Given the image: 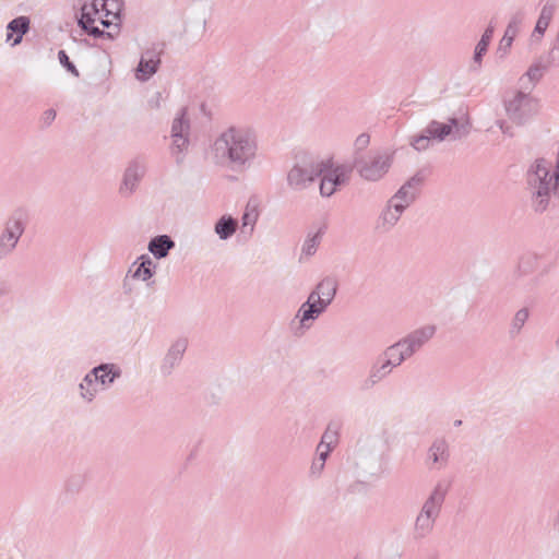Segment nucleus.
Listing matches in <instances>:
<instances>
[{
	"instance_id": "ea45409f",
	"label": "nucleus",
	"mask_w": 559,
	"mask_h": 559,
	"mask_svg": "<svg viewBox=\"0 0 559 559\" xmlns=\"http://www.w3.org/2000/svg\"><path fill=\"white\" fill-rule=\"evenodd\" d=\"M525 75L531 81H538L542 78V69L539 66H533L527 70Z\"/></svg>"
},
{
	"instance_id": "72a5a7b5",
	"label": "nucleus",
	"mask_w": 559,
	"mask_h": 559,
	"mask_svg": "<svg viewBox=\"0 0 559 559\" xmlns=\"http://www.w3.org/2000/svg\"><path fill=\"white\" fill-rule=\"evenodd\" d=\"M259 213L255 206L247 205L246 210L241 217V227L245 230L246 228H249V231L251 233L253 230V227L258 221Z\"/></svg>"
},
{
	"instance_id": "4be33fe9",
	"label": "nucleus",
	"mask_w": 559,
	"mask_h": 559,
	"mask_svg": "<svg viewBox=\"0 0 559 559\" xmlns=\"http://www.w3.org/2000/svg\"><path fill=\"white\" fill-rule=\"evenodd\" d=\"M336 289L335 281L326 277L317 284L309 296L314 297L317 301L329 307L336 295Z\"/></svg>"
},
{
	"instance_id": "f3484780",
	"label": "nucleus",
	"mask_w": 559,
	"mask_h": 559,
	"mask_svg": "<svg viewBox=\"0 0 559 559\" xmlns=\"http://www.w3.org/2000/svg\"><path fill=\"white\" fill-rule=\"evenodd\" d=\"M450 457L449 444L444 439H436L427 453V464L430 469H442L448 465Z\"/></svg>"
},
{
	"instance_id": "a211bd4d",
	"label": "nucleus",
	"mask_w": 559,
	"mask_h": 559,
	"mask_svg": "<svg viewBox=\"0 0 559 559\" xmlns=\"http://www.w3.org/2000/svg\"><path fill=\"white\" fill-rule=\"evenodd\" d=\"M445 495L447 486L442 483H438L425 501L419 514L436 521L440 513V509L444 501Z\"/></svg>"
},
{
	"instance_id": "423d86ee",
	"label": "nucleus",
	"mask_w": 559,
	"mask_h": 559,
	"mask_svg": "<svg viewBox=\"0 0 559 559\" xmlns=\"http://www.w3.org/2000/svg\"><path fill=\"white\" fill-rule=\"evenodd\" d=\"M27 213L23 209L14 210L4 221L0 233V258H8L15 251L25 233Z\"/></svg>"
},
{
	"instance_id": "49530a36",
	"label": "nucleus",
	"mask_w": 559,
	"mask_h": 559,
	"mask_svg": "<svg viewBox=\"0 0 559 559\" xmlns=\"http://www.w3.org/2000/svg\"><path fill=\"white\" fill-rule=\"evenodd\" d=\"M9 294V287L4 280L0 277V298Z\"/></svg>"
},
{
	"instance_id": "a18cd8bd",
	"label": "nucleus",
	"mask_w": 559,
	"mask_h": 559,
	"mask_svg": "<svg viewBox=\"0 0 559 559\" xmlns=\"http://www.w3.org/2000/svg\"><path fill=\"white\" fill-rule=\"evenodd\" d=\"M56 118V111L53 109H48L44 112V119L47 123H50Z\"/></svg>"
},
{
	"instance_id": "9b49d317",
	"label": "nucleus",
	"mask_w": 559,
	"mask_h": 559,
	"mask_svg": "<svg viewBox=\"0 0 559 559\" xmlns=\"http://www.w3.org/2000/svg\"><path fill=\"white\" fill-rule=\"evenodd\" d=\"M403 213V205L395 204L388 200L376 219L374 230L380 235L391 233L400 222Z\"/></svg>"
},
{
	"instance_id": "393cba45",
	"label": "nucleus",
	"mask_w": 559,
	"mask_h": 559,
	"mask_svg": "<svg viewBox=\"0 0 559 559\" xmlns=\"http://www.w3.org/2000/svg\"><path fill=\"white\" fill-rule=\"evenodd\" d=\"M238 228V221L230 215H223L214 225V231L221 240L229 239Z\"/></svg>"
},
{
	"instance_id": "473e14b6",
	"label": "nucleus",
	"mask_w": 559,
	"mask_h": 559,
	"mask_svg": "<svg viewBox=\"0 0 559 559\" xmlns=\"http://www.w3.org/2000/svg\"><path fill=\"white\" fill-rule=\"evenodd\" d=\"M432 138L427 133V129L425 128L423 132L418 135H414L409 139V144L418 152H423L428 150L432 145Z\"/></svg>"
},
{
	"instance_id": "cd10ccee",
	"label": "nucleus",
	"mask_w": 559,
	"mask_h": 559,
	"mask_svg": "<svg viewBox=\"0 0 559 559\" xmlns=\"http://www.w3.org/2000/svg\"><path fill=\"white\" fill-rule=\"evenodd\" d=\"M190 132V122L186 117V109L182 108L179 110L177 116L174 118L171 124V136L186 135L189 136Z\"/></svg>"
},
{
	"instance_id": "a19ab883",
	"label": "nucleus",
	"mask_w": 559,
	"mask_h": 559,
	"mask_svg": "<svg viewBox=\"0 0 559 559\" xmlns=\"http://www.w3.org/2000/svg\"><path fill=\"white\" fill-rule=\"evenodd\" d=\"M497 127L501 130V132L508 136H513L512 127L509 126L504 120H497Z\"/></svg>"
},
{
	"instance_id": "79ce46f5",
	"label": "nucleus",
	"mask_w": 559,
	"mask_h": 559,
	"mask_svg": "<svg viewBox=\"0 0 559 559\" xmlns=\"http://www.w3.org/2000/svg\"><path fill=\"white\" fill-rule=\"evenodd\" d=\"M550 59L554 63L559 66V32L556 38V44L550 52Z\"/></svg>"
},
{
	"instance_id": "c85d7f7f",
	"label": "nucleus",
	"mask_w": 559,
	"mask_h": 559,
	"mask_svg": "<svg viewBox=\"0 0 559 559\" xmlns=\"http://www.w3.org/2000/svg\"><path fill=\"white\" fill-rule=\"evenodd\" d=\"M528 317L530 311L527 308H521L514 313L509 330V334L511 337H516L521 333L523 326L528 320Z\"/></svg>"
},
{
	"instance_id": "c03bdc74",
	"label": "nucleus",
	"mask_w": 559,
	"mask_h": 559,
	"mask_svg": "<svg viewBox=\"0 0 559 559\" xmlns=\"http://www.w3.org/2000/svg\"><path fill=\"white\" fill-rule=\"evenodd\" d=\"M371 443V439L370 438H366L365 440H360L359 443H358V453L360 455H365L367 450H368V447L370 445Z\"/></svg>"
},
{
	"instance_id": "0eeeda50",
	"label": "nucleus",
	"mask_w": 559,
	"mask_h": 559,
	"mask_svg": "<svg viewBox=\"0 0 559 559\" xmlns=\"http://www.w3.org/2000/svg\"><path fill=\"white\" fill-rule=\"evenodd\" d=\"M536 98L523 92H516L504 99L508 118L515 124H523L538 112Z\"/></svg>"
},
{
	"instance_id": "1a4fd4ad",
	"label": "nucleus",
	"mask_w": 559,
	"mask_h": 559,
	"mask_svg": "<svg viewBox=\"0 0 559 559\" xmlns=\"http://www.w3.org/2000/svg\"><path fill=\"white\" fill-rule=\"evenodd\" d=\"M107 1L108 0H91V2H85L81 7V15L78 19V24L82 29L94 37H100L105 34L112 37L110 33H105L98 27L92 26L100 12H105V17L111 14V10L107 8Z\"/></svg>"
},
{
	"instance_id": "f257e3e1",
	"label": "nucleus",
	"mask_w": 559,
	"mask_h": 559,
	"mask_svg": "<svg viewBox=\"0 0 559 559\" xmlns=\"http://www.w3.org/2000/svg\"><path fill=\"white\" fill-rule=\"evenodd\" d=\"M209 156L216 166L248 169L259 157L257 134L249 128L229 127L214 140Z\"/></svg>"
},
{
	"instance_id": "aec40b11",
	"label": "nucleus",
	"mask_w": 559,
	"mask_h": 559,
	"mask_svg": "<svg viewBox=\"0 0 559 559\" xmlns=\"http://www.w3.org/2000/svg\"><path fill=\"white\" fill-rule=\"evenodd\" d=\"M522 22H523V14L520 12L513 14L510 17L509 23L504 31V35L501 38L498 49H497V53L499 55L500 58H504L509 53L512 43H513L516 34L520 31Z\"/></svg>"
},
{
	"instance_id": "5701e85b",
	"label": "nucleus",
	"mask_w": 559,
	"mask_h": 559,
	"mask_svg": "<svg viewBox=\"0 0 559 559\" xmlns=\"http://www.w3.org/2000/svg\"><path fill=\"white\" fill-rule=\"evenodd\" d=\"M103 391L104 390L95 380V377H93L92 370H90L79 383V395L86 403L94 402L97 395Z\"/></svg>"
},
{
	"instance_id": "c756f323",
	"label": "nucleus",
	"mask_w": 559,
	"mask_h": 559,
	"mask_svg": "<svg viewBox=\"0 0 559 559\" xmlns=\"http://www.w3.org/2000/svg\"><path fill=\"white\" fill-rule=\"evenodd\" d=\"M323 235V228H319L314 234H309L302 245L301 253L311 257L316 253Z\"/></svg>"
},
{
	"instance_id": "39448f33",
	"label": "nucleus",
	"mask_w": 559,
	"mask_h": 559,
	"mask_svg": "<svg viewBox=\"0 0 559 559\" xmlns=\"http://www.w3.org/2000/svg\"><path fill=\"white\" fill-rule=\"evenodd\" d=\"M392 164L393 154L382 151L355 158L354 167L362 180L378 182L385 177Z\"/></svg>"
},
{
	"instance_id": "bb28decb",
	"label": "nucleus",
	"mask_w": 559,
	"mask_h": 559,
	"mask_svg": "<svg viewBox=\"0 0 559 559\" xmlns=\"http://www.w3.org/2000/svg\"><path fill=\"white\" fill-rule=\"evenodd\" d=\"M8 29L10 33L7 36V40L9 41L12 38V33H16L17 35L14 38L12 45H17L21 43L23 35L26 34L29 29V19L27 16H19L13 19L8 24Z\"/></svg>"
},
{
	"instance_id": "b1692460",
	"label": "nucleus",
	"mask_w": 559,
	"mask_h": 559,
	"mask_svg": "<svg viewBox=\"0 0 559 559\" xmlns=\"http://www.w3.org/2000/svg\"><path fill=\"white\" fill-rule=\"evenodd\" d=\"M174 247L175 242L169 236L159 235L150 240L147 249L156 259H163Z\"/></svg>"
},
{
	"instance_id": "7c9ffc66",
	"label": "nucleus",
	"mask_w": 559,
	"mask_h": 559,
	"mask_svg": "<svg viewBox=\"0 0 559 559\" xmlns=\"http://www.w3.org/2000/svg\"><path fill=\"white\" fill-rule=\"evenodd\" d=\"M435 522V520L428 516L418 514L415 521V536L417 538H424L428 536L433 530Z\"/></svg>"
},
{
	"instance_id": "37998d69",
	"label": "nucleus",
	"mask_w": 559,
	"mask_h": 559,
	"mask_svg": "<svg viewBox=\"0 0 559 559\" xmlns=\"http://www.w3.org/2000/svg\"><path fill=\"white\" fill-rule=\"evenodd\" d=\"M492 35H493V26H492V25H489V26L485 29V32H484V34L481 35V37H480V39H479V40H480V41H483L484 44L489 45V44H490V41H491Z\"/></svg>"
},
{
	"instance_id": "f8f14e48",
	"label": "nucleus",
	"mask_w": 559,
	"mask_h": 559,
	"mask_svg": "<svg viewBox=\"0 0 559 559\" xmlns=\"http://www.w3.org/2000/svg\"><path fill=\"white\" fill-rule=\"evenodd\" d=\"M187 347L188 340L185 337H179L170 344L160 364V372L164 376L170 374L180 365Z\"/></svg>"
},
{
	"instance_id": "c9c22d12",
	"label": "nucleus",
	"mask_w": 559,
	"mask_h": 559,
	"mask_svg": "<svg viewBox=\"0 0 559 559\" xmlns=\"http://www.w3.org/2000/svg\"><path fill=\"white\" fill-rule=\"evenodd\" d=\"M58 58H59V61L60 63L67 68L68 71H70L71 73H73L75 76H79V71L78 69L75 68V66L69 60V57L68 55L66 53L64 50H60L58 52Z\"/></svg>"
},
{
	"instance_id": "f704fd0d",
	"label": "nucleus",
	"mask_w": 559,
	"mask_h": 559,
	"mask_svg": "<svg viewBox=\"0 0 559 559\" xmlns=\"http://www.w3.org/2000/svg\"><path fill=\"white\" fill-rule=\"evenodd\" d=\"M488 46L489 45L484 44L480 40L477 43V45L475 47L474 56H473V63H474L475 69L480 68L483 56L487 52Z\"/></svg>"
},
{
	"instance_id": "de8ad7c7",
	"label": "nucleus",
	"mask_w": 559,
	"mask_h": 559,
	"mask_svg": "<svg viewBox=\"0 0 559 559\" xmlns=\"http://www.w3.org/2000/svg\"><path fill=\"white\" fill-rule=\"evenodd\" d=\"M332 447L328 445V444H324L322 442H320L317 447V452H324V453H329L332 451Z\"/></svg>"
},
{
	"instance_id": "4c0bfd02",
	"label": "nucleus",
	"mask_w": 559,
	"mask_h": 559,
	"mask_svg": "<svg viewBox=\"0 0 559 559\" xmlns=\"http://www.w3.org/2000/svg\"><path fill=\"white\" fill-rule=\"evenodd\" d=\"M324 465L325 463L314 457L310 466V475L312 477H319L324 469Z\"/></svg>"
},
{
	"instance_id": "a878e982",
	"label": "nucleus",
	"mask_w": 559,
	"mask_h": 559,
	"mask_svg": "<svg viewBox=\"0 0 559 559\" xmlns=\"http://www.w3.org/2000/svg\"><path fill=\"white\" fill-rule=\"evenodd\" d=\"M139 260H140L139 264H136V262L133 263V266L136 265V269L133 271L132 277L134 280H140V281L146 282L151 277H153V275L155 273L156 264L146 254L141 255L139 258Z\"/></svg>"
},
{
	"instance_id": "58836bf2",
	"label": "nucleus",
	"mask_w": 559,
	"mask_h": 559,
	"mask_svg": "<svg viewBox=\"0 0 559 559\" xmlns=\"http://www.w3.org/2000/svg\"><path fill=\"white\" fill-rule=\"evenodd\" d=\"M369 142H370L369 135L366 133H361L355 140V147L358 151H362L369 145Z\"/></svg>"
},
{
	"instance_id": "6e6552de",
	"label": "nucleus",
	"mask_w": 559,
	"mask_h": 559,
	"mask_svg": "<svg viewBox=\"0 0 559 559\" xmlns=\"http://www.w3.org/2000/svg\"><path fill=\"white\" fill-rule=\"evenodd\" d=\"M427 133L431 135L433 141L442 142L447 139L459 140L469 132L468 121H460L456 118H450L448 122L437 120L430 121L427 127Z\"/></svg>"
},
{
	"instance_id": "9d476101",
	"label": "nucleus",
	"mask_w": 559,
	"mask_h": 559,
	"mask_svg": "<svg viewBox=\"0 0 559 559\" xmlns=\"http://www.w3.org/2000/svg\"><path fill=\"white\" fill-rule=\"evenodd\" d=\"M145 170V164L139 159H133L128 164L118 189L120 197L128 199L136 191Z\"/></svg>"
},
{
	"instance_id": "dca6fc26",
	"label": "nucleus",
	"mask_w": 559,
	"mask_h": 559,
	"mask_svg": "<svg viewBox=\"0 0 559 559\" xmlns=\"http://www.w3.org/2000/svg\"><path fill=\"white\" fill-rule=\"evenodd\" d=\"M328 308V306L317 301L314 297L308 296L307 300L299 307L296 319L299 320L300 326L309 329L314 320H317Z\"/></svg>"
},
{
	"instance_id": "f03ea898",
	"label": "nucleus",
	"mask_w": 559,
	"mask_h": 559,
	"mask_svg": "<svg viewBox=\"0 0 559 559\" xmlns=\"http://www.w3.org/2000/svg\"><path fill=\"white\" fill-rule=\"evenodd\" d=\"M436 332L435 324H425L388 346L370 367L365 381L366 388H372L386 379L395 368L419 352L435 336Z\"/></svg>"
},
{
	"instance_id": "09e8293b",
	"label": "nucleus",
	"mask_w": 559,
	"mask_h": 559,
	"mask_svg": "<svg viewBox=\"0 0 559 559\" xmlns=\"http://www.w3.org/2000/svg\"><path fill=\"white\" fill-rule=\"evenodd\" d=\"M329 456V453H324V452H317V456L316 459L317 460H320L321 462L325 463L326 459Z\"/></svg>"
},
{
	"instance_id": "3c124183",
	"label": "nucleus",
	"mask_w": 559,
	"mask_h": 559,
	"mask_svg": "<svg viewBox=\"0 0 559 559\" xmlns=\"http://www.w3.org/2000/svg\"><path fill=\"white\" fill-rule=\"evenodd\" d=\"M461 424H462V420H455V421H454V425H455V426H460Z\"/></svg>"
},
{
	"instance_id": "7ed1b4c3",
	"label": "nucleus",
	"mask_w": 559,
	"mask_h": 559,
	"mask_svg": "<svg viewBox=\"0 0 559 559\" xmlns=\"http://www.w3.org/2000/svg\"><path fill=\"white\" fill-rule=\"evenodd\" d=\"M527 190L532 209L536 213H544L548 209L552 195L559 198V156L555 168L544 158L531 166L527 171Z\"/></svg>"
},
{
	"instance_id": "20e7f679",
	"label": "nucleus",
	"mask_w": 559,
	"mask_h": 559,
	"mask_svg": "<svg viewBox=\"0 0 559 559\" xmlns=\"http://www.w3.org/2000/svg\"><path fill=\"white\" fill-rule=\"evenodd\" d=\"M323 170L324 162L316 160L307 155L299 156L287 170V188L296 193L305 192L314 185Z\"/></svg>"
},
{
	"instance_id": "2eb2a0df",
	"label": "nucleus",
	"mask_w": 559,
	"mask_h": 559,
	"mask_svg": "<svg viewBox=\"0 0 559 559\" xmlns=\"http://www.w3.org/2000/svg\"><path fill=\"white\" fill-rule=\"evenodd\" d=\"M159 63V51L155 48L146 49L140 58L135 70V78L142 82L150 80L157 72Z\"/></svg>"
},
{
	"instance_id": "ddd939ff",
	"label": "nucleus",
	"mask_w": 559,
	"mask_h": 559,
	"mask_svg": "<svg viewBox=\"0 0 559 559\" xmlns=\"http://www.w3.org/2000/svg\"><path fill=\"white\" fill-rule=\"evenodd\" d=\"M423 180L421 175H414L389 200L395 204L403 205L405 211L416 200Z\"/></svg>"
},
{
	"instance_id": "412c9836",
	"label": "nucleus",
	"mask_w": 559,
	"mask_h": 559,
	"mask_svg": "<svg viewBox=\"0 0 559 559\" xmlns=\"http://www.w3.org/2000/svg\"><path fill=\"white\" fill-rule=\"evenodd\" d=\"M556 10H557V5L551 0H547L543 4L539 15H538V19H537V22H536V25H535V28L533 29V33H532L533 40L538 41L542 39L547 27L549 26L551 20L555 16Z\"/></svg>"
},
{
	"instance_id": "8fccbe9b",
	"label": "nucleus",
	"mask_w": 559,
	"mask_h": 559,
	"mask_svg": "<svg viewBox=\"0 0 559 559\" xmlns=\"http://www.w3.org/2000/svg\"><path fill=\"white\" fill-rule=\"evenodd\" d=\"M99 21H100V24H102L104 27H109V26H110V24H111V22H110L109 20H107V19H103V17H100V19H99Z\"/></svg>"
},
{
	"instance_id": "e433bc0d",
	"label": "nucleus",
	"mask_w": 559,
	"mask_h": 559,
	"mask_svg": "<svg viewBox=\"0 0 559 559\" xmlns=\"http://www.w3.org/2000/svg\"><path fill=\"white\" fill-rule=\"evenodd\" d=\"M336 441H337V432L332 430L330 427H328V429L322 435L320 442L333 448L335 445Z\"/></svg>"
},
{
	"instance_id": "6ab92c4d",
	"label": "nucleus",
	"mask_w": 559,
	"mask_h": 559,
	"mask_svg": "<svg viewBox=\"0 0 559 559\" xmlns=\"http://www.w3.org/2000/svg\"><path fill=\"white\" fill-rule=\"evenodd\" d=\"M91 370L93 377H95V380L104 391L108 390L122 374V370L118 365L109 362L100 364Z\"/></svg>"
},
{
	"instance_id": "4468645a",
	"label": "nucleus",
	"mask_w": 559,
	"mask_h": 559,
	"mask_svg": "<svg viewBox=\"0 0 559 559\" xmlns=\"http://www.w3.org/2000/svg\"><path fill=\"white\" fill-rule=\"evenodd\" d=\"M319 178H321V195L331 197L338 186L345 183L347 179V173L343 166H337L334 169H328V165L324 163L323 174Z\"/></svg>"
},
{
	"instance_id": "2f4dec72",
	"label": "nucleus",
	"mask_w": 559,
	"mask_h": 559,
	"mask_svg": "<svg viewBox=\"0 0 559 559\" xmlns=\"http://www.w3.org/2000/svg\"><path fill=\"white\" fill-rule=\"evenodd\" d=\"M171 139H173L171 154L175 156L177 163H181L183 159L185 153L188 150L189 136L179 135V136H171Z\"/></svg>"
}]
</instances>
